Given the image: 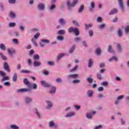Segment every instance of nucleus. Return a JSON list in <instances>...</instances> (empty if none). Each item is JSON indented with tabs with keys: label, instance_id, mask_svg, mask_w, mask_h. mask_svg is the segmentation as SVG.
Wrapping results in <instances>:
<instances>
[{
	"label": "nucleus",
	"instance_id": "864d4df0",
	"mask_svg": "<svg viewBox=\"0 0 129 129\" xmlns=\"http://www.w3.org/2000/svg\"><path fill=\"white\" fill-rule=\"evenodd\" d=\"M47 65H49V66H54L55 65V62L54 61H48L47 62Z\"/></svg>",
	"mask_w": 129,
	"mask_h": 129
},
{
	"label": "nucleus",
	"instance_id": "72a5a7b5",
	"mask_svg": "<svg viewBox=\"0 0 129 129\" xmlns=\"http://www.w3.org/2000/svg\"><path fill=\"white\" fill-rule=\"evenodd\" d=\"M91 8H89L90 11H92V9H95V3L92 2L90 4Z\"/></svg>",
	"mask_w": 129,
	"mask_h": 129
},
{
	"label": "nucleus",
	"instance_id": "e433bc0d",
	"mask_svg": "<svg viewBox=\"0 0 129 129\" xmlns=\"http://www.w3.org/2000/svg\"><path fill=\"white\" fill-rule=\"evenodd\" d=\"M85 30H87L89 29V28H92V27H93V25L92 24H85Z\"/></svg>",
	"mask_w": 129,
	"mask_h": 129
},
{
	"label": "nucleus",
	"instance_id": "b1692460",
	"mask_svg": "<svg viewBox=\"0 0 129 129\" xmlns=\"http://www.w3.org/2000/svg\"><path fill=\"white\" fill-rule=\"evenodd\" d=\"M49 127H54L55 128H56V127H57V125L55 124L54 121H51L49 122Z\"/></svg>",
	"mask_w": 129,
	"mask_h": 129
},
{
	"label": "nucleus",
	"instance_id": "6ab92c4d",
	"mask_svg": "<svg viewBox=\"0 0 129 129\" xmlns=\"http://www.w3.org/2000/svg\"><path fill=\"white\" fill-rule=\"evenodd\" d=\"M58 24L61 26H65L66 25V20L64 18H60L58 20Z\"/></svg>",
	"mask_w": 129,
	"mask_h": 129
},
{
	"label": "nucleus",
	"instance_id": "4be33fe9",
	"mask_svg": "<svg viewBox=\"0 0 129 129\" xmlns=\"http://www.w3.org/2000/svg\"><path fill=\"white\" fill-rule=\"evenodd\" d=\"M41 65H42V63L41 62V61L35 60L33 62V66H34V67H39L41 66Z\"/></svg>",
	"mask_w": 129,
	"mask_h": 129
},
{
	"label": "nucleus",
	"instance_id": "412c9836",
	"mask_svg": "<svg viewBox=\"0 0 129 129\" xmlns=\"http://www.w3.org/2000/svg\"><path fill=\"white\" fill-rule=\"evenodd\" d=\"M93 90H88L87 92V95L88 97H92L93 96Z\"/></svg>",
	"mask_w": 129,
	"mask_h": 129
},
{
	"label": "nucleus",
	"instance_id": "a19ab883",
	"mask_svg": "<svg viewBox=\"0 0 129 129\" xmlns=\"http://www.w3.org/2000/svg\"><path fill=\"white\" fill-rule=\"evenodd\" d=\"M16 26H17V24H16V23L11 22L9 24V27L10 28H15Z\"/></svg>",
	"mask_w": 129,
	"mask_h": 129
},
{
	"label": "nucleus",
	"instance_id": "dca6fc26",
	"mask_svg": "<svg viewBox=\"0 0 129 129\" xmlns=\"http://www.w3.org/2000/svg\"><path fill=\"white\" fill-rule=\"evenodd\" d=\"M40 83L44 87H45L46 88H48L49 87H51V85H50L48 83H46V81H41Z\"/></svg>",
	"mask_w": 129,
	"mask_h": 129
},
{
	"label": "nucleus",
	"instance_id": "39448f33",
	"mask_svg": "<svg viewBox=\"0 0 129 129\" xmlns=\"http://www.w3.org/2000/svg\"><path fill=\"white\" fill-rule=\"evenodd\" d=\"M50 43V40L48 39H41L39 44L40 45V47H45L46 46V44H49Z\"/></svg>",
	"mask_w": 129,
	"mask_h": 129
},
{
	"label": "nucleus",
	"instance_id": "2eb2a0df",
	"mask_svg": "<svg viewBox=\"0 0 129 129\" xmlns=\"http://www.w3.org/2000/svg\"><path fill=\"white\" fill-rule=\"evenodd\" d=\"M37 9L39 11H44L45 10V4L44 3H40L37 5Z\"/></svg>",
	"mask_w": 129,
	"mask_h": 129
},
{
	"label": "nucleus",
	"instance_id": "f704fd0d",
	"mask_svg": "<svg viewBox=\"0 0 129 129\" xmlns=\"http://www.w3.org/2000/svg\"><path fill=\"white\" fill-rule=\"evenodd\" d=\"M10 127L11 129H20V127L15 124L10 125Z\"/></svg>",
	"mask_w": 129,
	"mask_h": 129
},
{
	"label": "nucleus",
	"instance_id": "79ce46f5",
	"mask_svg": "<svg viewBox=\"0 0 129 129\" xmlns=\"http://www.w3.org/2000/svg\"><path fill=\"white\" fill-rule=\"evenodd\" d=\"M86 81H87V82H88V83H89L90 84H91V83L93 82V79L90 77H88L86 79Z\"/></svg>",
	"mask_w": 129,
	"mask_h": 129
},
{
	"label": "nucleus",
	"instance_id": "052dcab7",
	"mask_svg": "<svg viewBox=\"0 0 129 129\" xmlns=\"http://www.w3.org/2000/svg\"><path fill=\"white\" fill-rule=\"evenodd\" d=\"M73 25H75V26H77V27H79V23H78V22H77L75 20H73L72 22Z\"/></svg>",
	"mask_w": 129,
	"mask_h": 129
},
{
	"label": "nucleus",
	"instance_id": "a18cd8bd",
	"mask_svg": "<svg viewBox=\"0 0 129 129\" xmlns=\"http://www.w3.org/2000/svg\"><path fill=\"white\" fill-rule=\"evenodd\" d=\"M84 10V5H81V7H80V9L78 11V13H82L83 12V10Z\"/></svg>",
	"mask_w": 129,
	"mask_h": 129
},
{
	"label": "nucleus",
	"instance_id": "2f4dec72",
	"mask_svg": "<svg viewBox=\"0 0 129 129\" xmlns=\"http://www.w3.org/2000/svg\"><path fill=\"white\" fill-rule=\"evenodd\" d=\"M0 49L2 50V51H6L7 50V47L4 43H1L0 44Z\"/></svg>",
	"mask_w": 129,
	"mask_h": 129
},
{
	"label": "nucleus",
	"instance_id": "09e8293b",
	"mask_svg": "<svg viewBox=\"0 0 129 129\" xmlns=\"http://www.w3.org/2000/svg\"><path fill=\"white\" fill-rule=\"evenodd\" d=\"M0 8L2 10V12H4L5 11V6L4 5V3H0Z\"/></svg>",
	"mask_w": 129,
	"mask_h": 129
},
{
	"label": "nucleus",
	"instance_id": "338daca9",
	"mask_svg": "<svg viewBox=\"0 0 129 129\" xmlns=\"http://www.w3.org/2000/svg\"><path fill=\"white\" fill-rule=\"evenodd\" d=\"M4 85L5 86H11V82H6L4 83Z\"/></svg>",
	"mask_w": 129,
	"mask_h": 129
},
{
	"label": "nucleus",
	"instance_id": "20e7f679",
	"mask_svg": "<svg viewBox=\"0 0 129 129\" xmlns=\"http://www.w3.org/2000/svg\"><path fill=\"white\" fill-rule=\"evenodd\" d=\"M69 33H74L76 36H79L80 32L77 28H73V27H70L68 30Z\"/></svg>",
	"mask_w": 129,
	"mask_h": 129
},
{
	"label": "nucleus",
	"instance_id": "4468645a",
	"mask_svg": "<svg viewBox=\"0 0 129 129\" xmlns=\"http://www.w3.org/2000/svg\"><path fill=\"white\" fill-rule=\"evenodd\" d=\"M33 112H34V113H35L36 117H37V118H38V119H41L42 118V115H41V114H40V112H39L38 111V109L35 108L33 110Z\"/></svg>",
	"mask_w": 129,
	"mask_h": 129
},
{
	"label": "nucleus",
	"instance_id": "ddd939ff",
	"mask_svg": "<svg viewBox=\"0 0 129 129\" xmlns=\"http://www.w3.org/2000/svg\"><path fill=\"white\" fill-rule=\"evenodd\" d=\"M95 113H96L95 111H92L90 113H87L86 116L87 118H88V119H92L93 114H95Z\"/></svg>",
	"mask_w": 129,
	"mask_h": 129
},
{
	"label": "nucleus",
	"instance_id": "58836bf2",
	"mask_svg": "<svg viewBox=\"0 0 129 129\" xmlns=\"http://www.w3.org/2000/svg\"><path fill=\"white\" fill-rule=\"evenodd\" d=\"M56 39L57 40V41H63V40H64V36L62 35H58L56 37Z\"/></svg>",
	"mask_w": 129,
	"mask_h": 129
},
{
	"label": "nucleus",
	"instance_id": "bf43d9fd",
	"mask_svg": "<svg viewBox=\"0 0 129 129\" xmlns=\"http://www.w3.org/2000/svg\"><path fill=\"white\" fill-rule=\"evenodd\" d=\"M78 69V65H76L74 68L71 70V72H73L74 71H76Z\"/></svg>",
	"mask_w": 129,
	"mask_h": 129
},
{
	"label": "nucleus",
	"instance_id": "9d476101",
	"mask_svg": "<svg viewBox=\"0 0 129 129\" xmlns=\"http://www.w3.org/2000/svg\"><path fill=\"white\" fill-rule=\"evenodd\" d=\"M124 98V95H120L119 96L117 97L116 100L115 101L114 104L115 105H117L119 102H120V100H122Z\"/></svg>",
	"mask_w": 129,
	"mask_h": 129
},
{
	"label": "nucleus",
	"instance_id": "a211bd4d",
	"mask_svg": "<svg viewBox=\"0 0 129 129\" xmlns=\"http://www.w3.org/2000/svg\"><path fill=\"white\" fill-rule=\"evenodd\" d=\"M116 49L118 53H121L122 52V48L119 43H117L116 45Z\"/></svg>",
	"mask_w": 129,
	"mask_h": 129
},
{
	"label": "nucleus",
	"instance_id": "bb28decb",
	"mask_svg": "<svg viewBox=\"0 0 129 129\" xmlns=\"http://www.w3.org/2000/svg\"><path fill=\"white\" fill-rule=\"evenodd\" d=\"M58 35L62 36V35H65L66 31L64 29H60L57 32Z\"/></svg>",
	"mask_w": 129,
	"mask_h": 129
},
{
	"label": "nucleus",
	"instance_id": "69168bd1",
	"mask_svg": "<svg viewBox=\"0 0 129 129\" xmlns=\"http://www.w3.org/2000/svg\"><path fill=\"white\" fill-rule=\"evenodd\" d=\"M73 84H77L78 83H80V80H75L73 81Z\"/></svg>",
	"mask_w": 129,
	"mask_h": 129
},
{
	"label": "nucleus",
	"instance_id": "f8f14e48",
	"mask_svg": "<svg viewBox=\"0 0 129 129\" xmlns=\"http://www.w3.org/2000/svg\"><path fill=\"white\" fill-rule=\"evenodd\" d=\"M4 68L5 70L7 71V72H11V69L10 68V66H9V63L7 62H5L4 63Z\"/></svg>",
	"mask_w": 129,
	"mask_h": 129
},
{
	"label": "nucleus",
	"instance_id": "f03ea898",
	"mask_svg": "<svg viewBox=\"0 0 129 129\" xmlns=\"http://www.w3.org/2000/svg\"><path fill=\"white\" fill-rule=\"evenodd\" d=\"M78 3V0H73L72 3L70 2V1H67V5L68 6V10H70L71 8H74L75 6L77 5V3Z\"/></svg>",
	"mask_w": 129,
	"mask_h": 129
},
{
	"label": "nucleus",
	"instance_id": "37998d69",
	"mask_svg": "<svg viewBox=\"0 0 129 129\" xmlns=\"http://www.w3.org/2000/svg\"><path fill=\"white\" fill-rule=\"evenodd\" d=\"M124 31H125V34L126 35H127L129 33V25H127L125 28H124Z\"/></svg>",
	"mask_w": 129,
	"mask_h": 129
},
{
	"label": "nucleus",
	"instance_id": "c756f323",
	"mask_svg": "<svg viewBox=\"0 0 129 129\" xmlns=\"http://www.w3.org/2000/svg\"><path fill=\"white\" fill-rule=\"evenodd\" d=\"M93 65V59L90 58L88 61V67L89 68H91Z\"/></svg>",
	"mask_w": 129,
	"mask_h": 129
},
{
	"label": "nucleus",
	"instance_id": "6e6552de",
	"mask_svg": "<svg viewBox=\"0 0 129 129\" xmlns=\"http://www.w3.org/2000/svg\"><path fill=\"white\" fill-rule=\"evenodd\" d=\"M119 7L121 10V12L123 13L124 12V7L123 6V1L122 0H118Z\"/></svg>",
	"mask_w": 129,
	"mask_h": 129
},
{
	"label": "nucleus",
	"instance_id": "ea45409f",
	"mask_svg": "<svg viewBox=\"0 0 129 129\" xmlns=\"http://www.w3.org/2000/svg\"><path fill=\"white\" fill-rule=\"evenodd\" d=\"M0 56L3 60H8V58L7 57V56L4 55V53L0 52Z\"/></svg>",
	"mask_w": 129,
	"mask_h": 129
},
{
	"label": "nucleus",
	"instance_id": "8fccbe9b",
	"mask_svg": "<svg viewBox=\"0 0 129 129\" xmlns=\"http://www.w3.org/2000/svg\"><path fill=\"white\" fill-rule=\"evenodd\" d=\"M33 59L34 60H39L40 59V56H39V54H36L34 55Z\"/></svg>",
	"mask_w": 129,
	"mask_h": 129
},
{
	"label": "nucleus",
	"instance_id": "4c0bfd02",
	"mask_svg": "<svg viewBox=\"0 0 129 129\" xmlns=\"http://www.w3.org/2000/svg\"><path fill=\"white\" fill-rule=\"evenodd\" d=\"M112 60H114V61H115V62H116V61H117V57H116V56H113L112 57H111L110 58H109L108 59L109 62H111V61H112Z\"/></svg>",
	"mask_w": 129,
	"mask_h": 129
},
{
	"label": "nucleus",
	"instance_id": "a878e982",
	"mask_svg": "<svg viewBox=\"0 0 129 129\" xmlns=\"http://www.w3.org/2000/svg\"><path fill=\"white\" fill-rule=\"evenodd\" d=\"M117 12H118V11L117 10V9H112V10H111V11L110 12L109 15L110 16H111L112 15H114V14H116L117 13Z\"/></svg>",
	"mask_w": 129,
	"mask_h": 129
},
{
	"label": "nucleus",
	"instance_id": "aec40b11",
	"mask_svg": "<svg viewBox=\"0 0 129 129\" xmlns=\"http://www.w3.org/2000/svg\"><path fill=\"white\" fill-rule=\"evenodd\" d=\"M66 55V53H59L58 55L57 56L56 61L59 62V61L61 60V58H63V57H65Z\"/></svg>",
	"mask_w": 129,
	"mask_h": 129
},
{
	"label": "nucleus",
	"instance_id": "c03bdc74",
	"mask_svg": "<svg viewBox=\"0 0 129 129\" xmlns=\"http://www.w3.org/2000/svg\"><path fill=\"white\" fill-rule=\"evenodd\" d=\"M56 9V5L54 4H51L50 7L49 8L50 11H54Z\"/></svg>",
	"mask_w": 129,
	"mask_h": 129
},
{
	"label": "nucleus",
	"instance_id": "0e129e2a",
	"mask_svg": "<svg viewBox=\"0 0 129 129\" xmlns=\"http://www.w3.org/2000/svg\"><path fill=\"white\" fill-rule=\"evenodd\" d=\"M101 85H102L103 86H107V85H108V82L104 81L101 84Z\"/></svg>",
	"mask_w": 129,
	"mask_h": 129
},
{
	"label": "nucleus",
	"instance_id": "680f3d73",
	"mask_svg": "<svg viewBox=\"0 0 129 129\" xmlns=\"http://www.w3.org/2000/svg\"><path fill=\"white\" fill-rule=\"evenodd\" d=\"M121 35H122V31L121 30L119 29L118 30V37H121Z\"/></svg>",
	"mask_w": 129,
	"mask_h": 129
},
{
	"label": "nucleus",
	"instance_id": "e2e57ef3",
	"mask_svg": "<svg viewBox=\"0 0 129 129\" xmlns=\"http://www.w3.org/2000/svg\"><path fill=\"white\" fill-rule=\"evenodd\" d=\"M88 33L90 37H92V36H93V30H89Z\"/></svg>",
	"mask_w": 129,
	"mask_h": 129
},
{
	"label": "nucleus",
	"instance_id": "473e14b6",
	"mask_svg": "<svg viewBox=\"0 0 129 129\" xmlns=\"http://www.w3.org/2000/svg\"><path fill=\"white\" fill-rule=\"evenodd\" d=\"M23 82L24 83V84H25L26 85H27V86L29 87V86H31V83H30V82L27 79H25L23 81Z\"/></svg>",
	"mask_w": 129,
	"mask_h": 129
},
{
	"label": "nucleus",
	"instance_id": "5701e85b",
	"mask_svg": "<svg viewBox=\"0 0 129 129\" xmlns=\"http://www.w3.org/2000/svg\"><path fill=\"white\" fill-rule=\"evenodd\" d=\"M75 49H76V45L75 44H74L71 47L69 50V53L70 54H73V52H74Z\"/></svg>",
	"mask_w": 129,
	"mask_h": 129
},
{
	"label": "nucleus",
	"instance_id": "7c9ffc66",
	"mask_svg": "<svg viewBox=\"0 0 129 129\" xmlns=\"http://www.w3.org/2000/svg\"><path fill=\"white\" fill-rule=\"evenodd\" d=\"M16 17H17V15H16V13L14 12H11L10 13V17L11 19H16Z\"/></svg>",
	"mask_w": 129,
	"mask_h": 129
},
{
	"label": "nucleus",
	"instance_id": "423d86ee",
	"mask_svg": "<svg viewBox=\"0 0 129 129\" xmlns=\"http://www.w3.org/2000/svg\"><path fill=\"white\" fill-rule=\"evenodd\" d=\"M45 102L47 104L46 109L48 110L51 109L53 107V102H52V101L50 100H46Z\"/></svg>",
	"mask_w": 129,
	"mask_h": 129
},
{
	"label": "nucleus",
	"instance_id": "4d7b16f0",
	"mask_svg": "<svg viewBox=\"0 0 129 129\" xmlns=\"http://www.w3.org/2000/svg\"><path fill=\"white\" fill-rule=\"evenodd\" d=\"M8 2L9 4H11V5H15L16 3V0H8Z\"/></svg>",
	"mask_w": 129,
	"mask_h": 129
},
{
	"label": "nucleus",
	"instance_id": "f257e3e1",
	"mask_svg": "<svg viewBox=\"0 0 129 129\" xmlns=\"http://www.w3.org/2000/svg\"><path fill=\"white\" fill-rule=\"evenodd\" d=\"M28 88H29L28 89L24 88V89H18L17 90V92H18V93H24V92H29V91H31V89L30 88H32V89H34L35 90H36V89H37V88H38V85L36 83H34L33 84H31V85L29 86Z\"/></svg>",
	"mask_w": 129,
	"mask_h": 129
},
{
	"label": "nucleus",
	"instance_id": "0eeeda50",
	"mask_svg": "<svg viewBox=\"0 0 129 129\" xmlns=\"http://www.w3.org/2000/svg\"><path fill=\"white\" fill-rule=\"evenodd\" d=\"M8 54L10 56V57H13V55L14 54H16V49L12 47L8 49Z\"/></svg>",
	"mask_w": 129,
	"mask_h": 129
},
{
	"label": "nucleus",
	"instance_id": "3c124183",
	"mask_svg": "<svg viewBox=\"0 0 129 129\" xmlns=\"http://www.w3.org/2000/svg\"><path fill=\"white\" fill-rule=\"evenodd\" d=\"M40 37V33H37L33 37V39H34V40H36L38 39Z\"/></svg>",
	"mask_w": 129,
	"mask_h": 129
},
{
	"label": "nucleus",
	"instance_id": "6e6d98bb",
	"mask_svg": "<svg viewBox=\"0 0 129 129\" xmlns=\"http://www.w3.org/2000/svg\"><path fill=\"white\" fill-rule=\"evenodd\" d=\"M97 77L99 80H101L102 79V76L101 74H100V73H98L97 74Z\"/></svg>",
	"mask_w": 129,
	"mask_h": 129
},
{
	"label": "nucleus",
	"instance_id": "49530a36",
	"mask_svg": "<svg viewBox=\"0 0 129 129\" xmlns=\"http://www.w3.org/2000/svg\"><path fill=\"white\" fill-rule=\"evenodd\" d=\"M22 73H25L26 74H30V73H32V71L29 70H22Z\"/></svg>",
	"mask_w": 129,
	"mask_h": 129
},
{
	"label": "nucleus",
	"instance_id": "7ed1b4c3",
	"mask_svg": "<svg viewBox=\"0 0 129 129\" xmlns=\"http://www.w3.org/2000/svg\"><path fill=\"white\" fill-rule=\"evenodd\" d=\"M6 75H7V74L5 72H4L3 71H0V76L3 77V78L2 79V82H4L5 81H7L8 80H10V77L9 76H7Z\"/></svg>",
	"mask_w": 129,
	"mask_h": 129
},
{
	"label": "nucleus",
	"instance_id": "c85d7f7f",
	"mask_svg": "<svg viewBox=\"0 0 129 129\" xmlns=\"http://www.w3.org/2000/svg\"><path fill=\"white\" fill-rule=\"evenodd\" d=\"M12 80L13 82H17L18 80V74L17 73H15L13 76Z\"/></svg>",
	"mask_w": 129,
	"mask_h": 129
},
{
	"label": "nucleus",
	"instance_id": "1a4fd4ad",
	"mask_svg": "<svg viewBox=\"0 0 129 129\" xmlns=\"http://www.w3.org/2000/svg\"><path fill=\"white\" fill-rule=\"evenodd\" d=\"M24 102H25L26 104L32 103V102H33V99L30 97L25 96L24 97Z\"/></svg>",
	"mask_w": 129,
	"mask_h": 129
},
{
	"label": "nucleus",
	"instance_id": "13d9d810",
	"mask_svg": "<svg viewBox=\"0 0 129 129\" xmlns=\"http://www.w3.org/2000/svg\"><path fill=\"white\" fill-rule=\"evenodd\" d=\"M56 82L57 83H62L63 82V81L62 80V79L58 78L56 79Z\"/></svg>",
	"mask_w": 129,
	"mask_h": 129
},
{
	"label": "nucleus",
	"instance_id": "393cba45",
	"mask_svg": "<svg viewBox=\"0 0 129 129\" xmlns=\"http://www.w3.org/2000/svg\"><path fill=\"white\" fill-rule=\"evenodd\" d=\"M101 52L102 50L100 47L96 49V53L98 56H100V55H101Z\"/></svg>",
	"mask_w": 129,
	"mask_h": 129
},
{
	"label": "nucleus",
	"instance_id": "f3484780",
	"mask_svg": "<svg viewBox=\"0 0 129 129\" xmlns=\"http://www.w3.org/2000/svg\"><path fill=\"white\" fill-rule=\"evenodd\" d=\"M68 79H70L72 78L73 79H76V78H78V75L75 74H70L67 77Z\"/></svg>",
	"mask_w": 129,
	"mask_h": 129
},
{
	"label": "nucleus",
	"instance_id": "774afa93",
	"mask_svg": "<svg viewBox=\"0 0 129 129\" xmlns=\"http://www.w3.org/2000/svg\"><path fill=\"white\" fill-rule=\"evenodd\" d=\"M100 128H102V125H99L98 126H96L94 129H100Z\"/></svg>",
	"mask_w": 129,
	"mask_h": 129
},
{
	"label": "nucleus",
	"instance_id": "5fc2aeb1",
	"mask_svg": "<svg viewBox=\"0 0 129 129\" xmlns=\"http://www.w3.org/2000/svg\"><path fill=\"white\" fill-rule=\"evenodd\" d=\"M99 28L100 29V30H102V29H104L105 28V24H101L100 25H99Z\"/></svg>",
	"mask_w": 129,
	"mask_h": 129
},
{
	"label": "nucleus",
	"instance_id": "de8ad7c7",
	"mask_svg": "<svg viewBox=\"0 0 129 129\" xmlns=\"http://www.w3.org/2000/svg\"><path fill=\"white\" fill-rule=\"evenodd\" d=\"M32 43L34 44V46H36V47H38V43L37 42H36V40H35V38H32L31 40Z\"/></svg>",
	"mask_w": 129,
	"mask_h": 129
},
{
	"label": "nucleus",
	"instance_id": "9b49d317",
	"mask_svg": "<svg viewBox=\"0 0 129 129\" xmlns=\"http://www.w3.org/2000/svg\"><path fill=\"white\" fill-rule=\"evenodd\" d=\"M50 88V89L48 92L49 94H55V93H56V90L57 89L56 87L55 86L51 85Z\"/></svg>",
	"mask_w": 129,
	"mask_h": 129
},
{
	"label": "nucleus",
	"instance_id": "cd10ccee",
	"mask_svg": "<svg viewBox=\"0 0 129 129\" xmlns=\"http://www.w3.org/2000/svg\"><path fill=\"white\" fill-rule=\"evenodd\" d=\"M74 115H75V112L74 111H72L67 114L66 115V117H71V116H73Z\"/></svg>",
	"mask_w": 129,
	"mask_h": 129
},
{
	"label": "nucleus",
	"instance_id": "c9c22d12",
	"mask_svg": "<svg viewBox=\"0 0 129 129\" xmlns=\"http://www.w3.org/2000/svg\"><path fill=\"white\" fill-rule=\"evenodd\" d=\"M108 52H109V53H113V49L112 48V46L110 45H108Z\"/></svg>",
	"mask_w": 129,
	"mask_h": 129
},
{
	"label": "nucleus",
	"instance_id": "603ef678",
	"mask_svg": "<svg viewBox=\"0 0 129 129\" xmlns=\"http://www.w3.org/2000/svg\"><path fill=\"white\" fill-rule=\"evenodd\" d=\"M31 33H35V32H39V29L37 28H32L30 29Z\"/></svg>",
	"mask_w": 129,
	"mask_h": 129
}]
</instances>
